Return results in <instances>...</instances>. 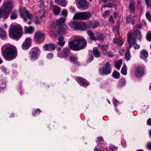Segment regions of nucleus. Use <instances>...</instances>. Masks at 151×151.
Segmentation results:
<instances>
[{"label":"nucleus","mask_w":151,"mask_h":151,"mask_svg":"<svg viewBox=\"0 0 151 151\" xmlns=\"http://www.w3.org/2000/svg\"><path fill=\"white\" fill-rule=\"evenodd\" d=\"M109 20L110 22H114V21L113 19V16L112 15H110V17L109 19Z\"/></svg>","instance_id":"0e129e2a"},{"label":"nucleus","mask_w":151,"mask_h":151,"mask_svg":"<svg viewBox=\"0 0 151 151\" xmlns=\"http://www.w3.org/2000/svg\"><path fill=\"white\" fill-rule=\"evenodd\" d=\"M70 51L69 50L68 48H64L62 51V53L63 55L62 57L60 56V57L63 58L66 57L68 55V53Z\"/></svg>","instance_id":"393cba45"},{"label":"nucleus","mask_w":151,"mask_h":151,"mask_svg":"<svg viewBox=\"0 0 151 151\" xmlns=\"http://www.w3.org/2000/svg\"><path fill=\"white\" fill-rule=\"evenodd\" d=\"M127 42L129 44L128 49H130L132 46L134 47V49H138L140 48V45L136 43L137 40L136 38H129L127 39Z\"/></svg>","instance_id":"0eeeda50"},{"label":"nucleus","mask_w":151,"mask_h":151,"mask_svg":"<svg viewBox=\"0 0 151 151\" xmlns=\"http://www.w3.org/2000/svg\"><path fill=\"white\" fill-rule=\"evenodd\" d=\"M122 60H120L115 63V66L118 69H119L122 63Z\"/></svg>","instance_id":"72a5a7b5"},{"label":"nucleus","mask_w":151,"mask_h":151,"mask_svg":"<svg viewBox=\"0 0 151 151\" xmlns=\"http://www.w3.org/2000/svg\"><path fill=\"white\" fill-rule=\"evenodd\" d=\"M65 21V19L64 18H60L56 21V24L59 26H62L64 24Z\"/></svg>","instance_id":"cd10ccee"},{"label":"nucleus","mask_w":151,"mask_h":151,"mask_svg":"<svg viewBox=\"0 0 151 151\" xmlns=\"http://www.w3.org/2000/svg\"><path fill=\"white\" fill-rule=\"evenodd\" d=\"M86 45V40L84 38H80L69 42L68 47L73 50L77 51L84 48Z\"/></svg>","instance_id":"7ed1b4c3"},{"label":"nucleus","mask_w":151,"mask_h":151,"mask_svg":"<svg viewBox=\"0 0 151 151\" xmlns=\"http://www.w3.org/2000/svg\"><path fill=\"white\" fill-rule=\"evenodd\" d=\"M146 2V4L147 7H148L150 5L151 2L150 0H145Z\"/></svg>","instance_id":"6e6d98bb"},{"label":"nucleus","mask_w":151,"mask_h":151,"mask_svg":"<svg viewBox=\"0 0 151 151\" xmlns=\"http://www.w3.org/2000/svg\"><path fill=\"white\" fill-rule=\"evenodd\" d=\"M0 37L4 39L6 37V34L5 31L0 27Z\"/></svg>","instance_id":"bb28decb"},{"label":"nucleus","mask_w":151,"mask_h":151,"mask_svg":"<svg viewBox=\"0 0 151 151\" xmlns=\"http://www.w3.org/2000/svg\"><path fill=\"white\" fill-rule=\"evenodd\" d=\"M55 46L52 43H47L45 44L43 46V48L45 51L48 50L51 51L55 49Z\"/></svg>","instance_id":"ddd939ff"},{"label":"nucleus","mask_w":151,"mask_h":151,"mask_svg":"<svg viewBox=\"0 0 151 151\" xmlns=\"http://www.w3.org/2000/svg\"><path fill=\"white\" fill-rule=\"evenodd\" d=\"M121 143L122 144L124 147H126V142L124 140H123L121 142Z\"/></svg>","instance_id":"e2e57ef3"},{"label":"nucleus","mask_w":151,"mask_h":151,"mask_svg":"<svg viewBox=\"0 0 151 151\" xmlns=\"http://www.w3.org/2000/svg\"><path fill=\"white\" fill-rule=\"evenodd\" d=\"M1 49L2 55L6 60H12L17 56V49L14 46L5 45L2 46Z\"/></svg>","instance_id":"f257e3e1"},{"label":"nucleus","mask_w":151,"mask_h":151,"mask_svg":"<svg viewBox=\"0 0 151 151\" xmlns=\"http://www.w3.org/2000/svg\"><path fill=\"white\" fill-rule=\"evenodd\" d=\"M82 12L76 13L73 19L76 20H83L82 17Z\"/></svg>","instance_id":"5701e85b"},{"label":"nucleus","mask_w":151,"mask_h":151,"mask_svg":"<svg viewBox=\"0 0 151 151\" xmlns=\"http://www.w3.org/2000/svg\"><path fill=\"white\" fill-rule=\"evenodd\" d=\"M113 56V53L111 51H109L107 53V56L108 57H111Z\"/></svg>","instance_id":"603ef678"},{"label":"nucleus","mask_w":151,"mask_h":151,"mask_svg":"<svg viewBox=\"0 0 151 151\" xmlns=\"http://www.w3.org/2000/svg\"><path fill=\"white\" fill-rule=\"evenodd\" d=\"M146 38L147 40L149 42L151 41V32L150 31L148 32L147 34Z\"/></svg>","instance_id":"58836bf2"},{"label":"nucleus","mask_w":151,"mask_h":151,"mask_svg":"<svg viewBox=\"0 0 151 151\" xmlns=\"http://www.w3.org/2000/svg\"><path fill=\"white\" fill-rule=\"evenodd\" d=\"M113 30L114 32L118 33L119 31V25H118L115 26Z\"/></svg>","instance_id":"a19ab883"},{"label":"nucleus","mask_w":151,"mask_h":151,"mask_svg":"<svg viewBox=\"0 0 151 151\" xmlns=\"http://www.w3.org/2000/svg\"><path fill=\"white\" fill-rule=\"evenodd\" d=\"M76 80L78 83L81 86H87L88 83L85 79H83L81 77H77L76 78Z\"/></svg>","instance_id":"2eb2a0df"},{"label":"nucleus","mask_w":151,"mask_h":151,"mask_svg":"<svg viewBox=\"0 0 151 151\" xmlns=\"http://www.w3.org/2000/svg\"><path fill=\"white\" fill-rule=\"evenodd\" d=\"M127 67L125 65H124L122 68L121 72L122 75H126L127 74V70L126 69Z\"/></svg>","instance_id":"4c0bfd02"},{"label":"nucleus","mask_w":151,"mask_h":151,"mask_svg":"<svg viewBox=\"0 0 151 151\" xmlns=\"http://www.w3.org/2000/svg\"><path fill=\"white\" fill-rule=\"evenodd\" d=\"M110 149L111 151H114L115 150L117 149L115 146L113 145H111L110 147Z\"/></svg>","instance_id":"864d4df0"},{"label":"nucleus","mask_w":151,"mask_h":151,"mask_svg":"<svg viewBox=\"0 0 151 151\" xmlns=\"http://www.w3.org/2000/svg\"><path fill=\"white\" fill-rule=\"evenodd\" d=\"M113 102L115 106H117L119 103V101L117 100L114 99V98L113 99Z\"/></svg>","instance_id":"a18cd8bd"},{"label":"nucleus","mask_w":151,"mask_h":151,"mask_svg":"<svg viewBox=\"0 0 151 151\" xmlns=\"http://www.w3.org/2000/svg\"><path fill=\"white\" fill-rule=\"evenodd\" d=\"M17 17V13L16 11H14L11 13L10 17L12 19H14Z\"/></svg>","instance_id":"c756f323"},{"label":"nucleus","mask_w":151,"mask_h":151,"mask_svg":"<svg viewBox=\"0 0 151 151\" xmlns=\"http://www.w3.org/2000/svg\"><path fill=\"white\" fill-rule=\"evenodd\" d=\"M119 75L120 74L119 72L116 70H114L112 73V76H119Z\"/></svg>","instance_id":"3c124183"},{"label":"nucleus","mask_w":151,"mask_h":151,"mask_svg":"<svg viewBox=\"0 0 151 151\" xmlns=\"http://www.w3.org/2000/svg\"><path fill=\"white\" fill-rule=\"evenodd\" d=\"M52 10L53 13L55 15H58L60 13L61 10L60 8L56 6H53Z\"/></svg>","instance_id":"aec40b11"},{"label":"nucleus","mask_w":151,"mask_h":151,"mask_svg":"<svg viewBox=\"0 0 151 151\" xmlns=\"http://www.w3.org/2000/svg\"><path fill=\"white\" fill-rule=\"evenodd\" d=\"M70 11L71 13H74L75 12V10L74 8L73 7H71L70 8Z\"/></svg>","instance_id":"13d9d810"},{"label":"nucleus","mask_w":151,"mask_h":151,"mask_svg":"<svg viewBox=\"0 0 151 151\" xmlns=\"http://www.w3.org/2000/svg\"><path fill=\"white\" fill-rule=\"evenodd\" d=\"M113 7V4L111 3H108L106 4L103 6V7H108V8H111Z\"/></svg>","instance_id":"79ce46f5"},{"label":"nucleus","mask_w":151,"mask_h":151,"mask_svg":"<svg viewBox=\"0 0 151 151\" xmlns=\"http://www.w3.org/2000/svg\"><path fill=\"white\" fill-rule=\"evenodd\" d=\"M136 27L137 29H141L142 26L140 24H138L136 25Z\"/></svg>","instance_id":"774afa93"},{"label":"nucleus","mask_w":151,"mask_h":151,"mask_svg":"<svg viewBox=\"0 0 151 151\" xmlns=\"http://www.w3.org/2000/svg\"><path fill=\"white\" fill-rule=\"evenodd\" d=\"M99 72L101 75L109 74L111 72V64L109 62H106L104 67H101L99 69Z\"/></svg>","instance_id":"39448f33"},{"label":"nucleus","mask_w":151,"mask_h":151,"mask_svg":"<svg viewBox=\"0 0 151 151\" xmlns=\"http://www.w3.org/2000/svg\"><path fill=\"white\" fill-rule=\"evenodd\" d=\"M109 10L106 11L104 12L103 16L104 17H107L109 16Z\"/></svg>","instance_id":"8fccbe9b"},{"label":"nucleus","mask_w":151,"mask_h":151,"mask_svg":"<svg viewBox=\"0 0 151 151\" xmlns=\"http://www.w3.org/2000/svg\"><path fill=\"white\" fill-rule=\"evenodd\" d=\"M87 34L89 35L91 40L96 41L97 39L94 37V34L91 31L89 30L87 32Z\"/></svg>","instance_id":"c85d7f7f"},{"label":"nucleus","mask_w":151,"mask_h":151,"mask_svg":"<svg viewBox=\"0 0 151 151\" xmlns=\"http://www.w3.org/2000/svg\"><path fill=\"white\" fill-rule=\"evenodd\" d=\"M99 23L96 21L89 22L88 23H84L82 24V25L84 27L85 30L87 29L95 28L98 25Z\"/></svg>","instance_id":"6e6552de"},{"label":"nucleus","mask_w":151,"mask_h":151,"mask_svg":"<svg viewBox=\"0 0 151 151\" xmlns=\"http://www.w3.org/2000/svg\"><path fill=\"white\" fill-rule=\"evenodd\" d=\"M69 58L70 61L72 62H75V63H74V64H75L76 65H77L78 66H79V65L78 62L76 61L77 59L75 57L73 56H70Z\"/></svg>","instance_id":"f704fd0d"},{"label":"nucleus","mask_w":151,"mask_h":151,"mask_svg":"<svg viewBox=\"0 0 151 151\" xmlns=\"http://www.w3.org/2000/svg\"><path fill=\"white\" fill-rule=\"evenodd\" d=\"M67 13L68 12L65 9H64L61 15L65 16H66L67 15Z\"/></svg>","instance_id":"09e8293b"},{"label":"nucleus","mask_w":151,"mask_h":151,"mask_svg":"<svg viewBox=\"0 0 151 151\" xmlns=\"http://www.w3.org/2000/svg\"><path fill=\"white\" fill-rule=\"evenodd\" d=\"M77 4H78V8L81 9H86L88 7L89 4L86 1L79 2Z\"/></svg>","instance_id":"4468645a"},{"label":"nucleus","mask_w":151,"mask_h":151,"mask_svg":"<svg viewBox=\"0 0 151 151\" xmlns=\"http://www.w3.org/2000/svg\"><path fill=\"white\" fill-rule=\"evenodd\" d=\"M134 0H131L130 1L129 6L130 11L132 13H134L135 11V7L134 6Z\"/></svg>","instance_id":"a211bd4d"},{"label":"nucleus","mask_w":151,"mask_h":151,"mask_svg":"<svg viewBox=\"0 0 151 151\" xmlns=\"http://www.w3.org/2000/svg\"><path fill=\"white\" fill-rule=\"evenodd\" d=\"M6 81L4 79H1L0 80V88H4L6 86Z\"/></svg>","instance_id":"c9c22d12"},{"label":"nucleus","mask_w":151,"mask_h":151,"mask_svg":"<svg viewBox=\"0 0 151 151\" xmlns=\"http://www.w3.org/2000/svg\"><path fill=\"white\" fill-rule=\"evenodd\" d=\"M58 42H57V43L58 45L63 46L64 45L65 42L64 40L63 37L60 36L58 38Z\"/></svg>","instance_id":"412c9836"},{"label":"nucleus","mask_w":151,"mask_h":151,"mask_svg":"<svg viewBox=\"0 0 151 151\" xmlns=\"http://www.w3.org/2000/svg\"><path fill=\"white\" fill-rule=\"evenodd\" d=\"M145 74L144 69L141 67H138L136 70V76H142Z\"/></svg>","instance_id":"f3484780"},{"label":"nucleus","mask_w":151,"mask_h":151,"mask_svg":"<svg viewBox=\"0 0 151 151\" xmlns=\"http://www.w3.org/2000/svg\"><path fill=\"white\" fill-rule=\"evenodd\" d=\"M66 31V30L65 28L61 27L59 29L57 32V34H56V35H59L64 34V33H65Z\"/></svg>","instance_id":"2f4dec72"},{"label":"nucleus","mask_w":151,"mask_h":151,"mask_svg":"<svg viewBox=\"0 0 151 151\" xmlns=\"http://www.w3.org/2000/svg\"><path fill=\"white\" fill-rule=\"evenodd\" d=\"M93 52L94 56L95 58H98L100 57L101 53L97 47L93 48Z\"/></svg>","instance_id":"dca6fc26"},{"label":"nucleus","mask_w":151,"mask_h":151,"mask_svg":"<svg viewBox=\"0 0 151 151\" xmlns=\"http://www.w3.org/2000/svg\"><path fill=\"white\" fill-rule=\"evenodd\" d=\"M19 12L21 17L25 21H26L27 20V18L24 14L20 11H19Z\"/></svg>","instance_id":"c03bdc74"},{"label":"nucleus","mask_w":151,"mask_h":151,"mask_svg":"<svg viewBox=\"0 0 151 151\" xmlns=\"http://www.w3.org/2000/svg\"><path fill=\"white\" fill-rule=\"evenodd\" d=\"M69 26L72 28L78 30H85L84 27L78 22L76 21H73L70 22L69 23Z\"/></svg>","instance_id":"1a4fd4ad"},{"label":"nucleus","mask_w":151,"mask_h":151,"mask_svg":"<svg viewBox=\"0 0 151 151\" xmlns=\"http://www.w3.org/2000/svg\"><path fill=\"white\" fill-rule=\"evenodd\" d=\"M148 56V52L145 50H142L141 52L140 57L143 60H145Z\"/></svg>","instance_id":"4be33fe9"},{"label":"nucleus","mask_w":151,"mask_h":151,"mask_svg":"<svg viewBox=\"0 0 151 151\" xmlns=\"http://www.w3.org/2000/svg\"><path fill=\"white\" fill-rule=\"evenodd\" d=\"M22 34V28L19 26H13L10 29L9 32L10 35L17 40L21 37Z\"/></svg>","instance_id":"20e7f679"},{"label":"nucleus","mask_w":151,"mask_h":151,"mask_svg":"<svg viewBox=\"0 0 151 151\" xmlns=\"http://www.w3.org/2000/svg\"><path fill=\"white\" fill-rule=\"evenodd\" d=\"M12 9V4L9 1H5L0 8V18L7 19Z\"/></svg>","instance_id":"f03ea898"},{"label":"nucleus","mask_w":151,"mask_h":151,"mask_svg":"<svg viewBox=\"0 0 151 151\" xmlns=\"http://www.w3.org/2000/svg\"><path fill=\"white\" fill-rule=\"evenodd\" d=\"M93 58V56L92 54H90L89 56V58L87 60L88 63H90L91 62Z\"/></svg>","instance_id":"49530a36"},{"label":"nucleus","mask_w":151,"mask_h":151,"mask_svg":"<svg viewBox=\"0 0 151 151\" xmlns=\"http://www.w3.org/2000/svg\"><path fill=\"white\" fill-rule=\"evenodd\" d=\"M135 36L137 38L139 39H140L141 38V33L139 31L136 30L132 34L128 33L127 34V39L129 38H132L133 39L136 38Z\"/></svg>","instance_id":"9b49d317"},{"label":"nucleus","mask_w":151,"mask_h":151,"mask_svg":"<svg viewBox=\"0 0 151 151\" xmlns=\"http://www.w3.org/2000/svg\"><path fill=\"white\" fill-rule=\"evenodd\" d=\"M34 29L33 27L29 26L28 27L27 26L24 27V31L27 33H32L34 31Z\"/></svg>","instance_id":"a878e982"},{"label":"nucleus","mask_w":151,"mask_h":151,"mask_svg":"<svg viewBox=\"0 0 151 151\" xmlns=\"http://www.w3.org/2000/svg\"><path fill=\"white\" fill-rule=\"evenodd\" d=\"M24 12L27 17L30 19H32L33 17L32 14L29 12L27 11L26 8H24Z\"/></svg>","instance_id":"b1692460"},{"label":"nucleus","mask_w":151,"mask_h":151,"mask_svg":"<svg viewBox=\"0 0 151 151\" xmlns=\"http://www.w3.org/2000/svg\"><path fill=\"white\" fill-rule=\"evenodd\" d=\"M131 17L130 15L128 16L126 18V21L127 23L130 22L132 20Z\"/></svg>","instance_id":"37998d69"},{"label":"nucleus","mask_w":151,"mask_h":151,"mask_svg":"<svg viewBox=\"0 0 151 151\" xmlns=\"http://www.w3.org/2000/svg\"><path fill=\"white\" fill-rule=\"evenodd\" d=\"M147 147L148 149L151 150V142L148 143L147 145Z\"/></svg>","instance_id":"052dcab7"},{"label":"nucleus","mask_w":151,"mask_h":151,"mask_svg":"<svg viewBox=\"0 0 151 151\" xmlns=\"http://www.w3.org/2000/svg\"><path fill=\"white\" fill-rule=\"evenodd\" d=\"M145 16L148 20L150 21L151 22V14L150 13L148 12H147L146 13Z\"/></svg>","instance_id":"ea45409f"},{"label":"nucleus","mask_w":151,"mask_h":151,"mask_svg":"<svg viewBox=\"0 0 151 151\" xmlns=\"http://www.w3.org/2000/svg\"><path fill=\"white\" fill-rule=\"evenodd\" d=\"M38 111H39V112H40V110L39 109H37V110L34 111L32 113L33 115L35 116V114L37 113Z\"/></svg>","instance_id":"4d7b16f0"},{"label":"nucleus","mask_w":151,"mask_h":151,"mask_svg":"<svg viewBox=\"0 0 151 151\" xmlns=\"http://www.w3.org/2000/svg\"><path fill=\"white\" fill-rule=\"evenodd\" d=\"M1 68L2 71L4 73H5L6 72L7 69L4 66H2Z\"/></svg>","instance_id":"bf43d9fd"},{"label":"nucleus","mask_w":151,"mask_h":151,"mask_svg":"<svg viewBox=\"0 0 151 151\" xmlns=\"http://www.w3.org/2000/svg\"><path fill=\"white\" fill-rule=\"evenodd\" d=\"M53 56V55L51 53H48L47 55V57L49 59H50L52 58Z\"/></svg>","instance_id":"5fc2aeb1"},{"label":"nucleus","mask_w":151,"mask_h":151,"mask_svg":"<svg viewBox=\"0 0 151 151\" xmlns=\"http://www.w3.org/2000/svg\"><path fill=\"white\" fill-rule=\"evenodd\" d=\"M38 50V48L37 47L36 51H34L33 49H32L30 51L29 55L32 60H34L38 58V55L37 52Z\"/></svg>","instance_id":"9d476101"},{"label":"nucleus","mask_w":151,"mask_h":151,"mask_svg":"<svg viewBox=\"0 0 151 151\" xmlns=\"http://www.w3.org/2000/svg\"><path fill=\"white\" fill-rule=\"evenodd\" d=\"M147 123L148 125L151 126V118H149L147 119Z\"/></svg>","instance_id":"680f3d73"},{"label":"nucleus","mask_w":151,"mask_h":151,"mask_svg":"<svg viewBox=\"0 0 151 151\" xmlns=\"http://www.w3.org/2000/svg\"><path fill=\"white\" fill-rule=\"evenodd\" d=\"M103 137H99L97 138V141L99 142L101 141L103 139Z\"/></svg>","instance_id":"338daca9"},{"label":"nucleus","mask_w":151,"mask_h":151,"mask_svg":"<svg viewBox=\"0 0 151 151\" xmlns=\"http://www.w3.org/2000/svg\"><path fill=\"white\" fill-rule=\"evenodd\" d=\"M83 20H86L90 18L91 15V13L88 12H82Z\"/></svg>","instance_id":"6ab92c4d"},{"label":"nucleus","mask_w":151,"mask_h":151,"mask_svg":"<svg viewBox=\"0 0 151 151\" xmlns=\"http://www.w3.org/2000/svg\"><path fill=\"white\" fill-rule=\"evenodd\" d=\"M44 40V34L42 32L38 31L35 35L34 40L36 42L40 43Z\"/></svg>","instance_id":"423d86ee"},{"label":"nucleus","mask_w":151,"mask_h":151,"mask_svg":"<svg viewBox=\"0 0 151 151\" xmlns=\"http://www.w3.org/2000/svg\"><path fill=\"white\" fill-rule=\"evenodd\" d=\"M125 81L124 79H122L121 80L120 82L119 83L120 85L121 86H124L125 84Z\"/></svg>","instance_id":"de8ad7c7"},{"label":"nucleus","mask_w":151,"mask_h":151,"mask_svg":"<svg viewBox=\"0 0 151 151\" xmlns=\"http://www.w3.org/2000/svg\"><path fill=\"white\" fill-rule=\"evenodd\" d=\"M55 2L61 6H65L66 5L65 0H55Z\"/></svg>","instance_id":"473e14b6"},{"label":"nucleus","mask_w":151,"mask_h":151,"mask_svg":"<svg viewBox=\"0 0 151 151\" xmlns=\"http://www.w3.org/2000/svg\"><path fill=\"white\" fill-rule=\"evenodd\" d=\"M129 52V49L127 50V52L125 55V59L127 61H128L130 57V55Z\"/></svg>","instance_id":"e433bc0d"},{"label":"nucleus","mask_w":151,"mask_h":151,"mask_svg":"<svg viewBox=\"0 0 151 151\" xmlns=\"http://www.w3.org/2000/svg\"><path fill=\"white\" fill-rule=\"evenodd\" d=\"M99 146L96 147L94 149V151H101V150L98 149Z\"/></svg>","instance_id":"69168bd1"},{"label":"nucleus","mask_w":151,"mask_h":151,"mask_svg":"<svg viewBox=\"0 0 151 151\" xmlns=\"http://www.w3.org/2000/svg\"><path fill=\"white\" fill-rule=\"evenodd\" d=\"M96 35L98 39L100 41H103L104 40V39L105 37V35L103 33H96Z\"/></svg>","instance_id":"7c9ffc66"},{"label":"nucleus","mask_w":151,"mask_h":151,"mask_svg":"<svg viewBox=\"0 0 151 151\" xmlns=\"http://www.w3.org/2000/svg\"><path fill=\"white\" fill-rule=\"evenodd\" d=\"M32 39L29 37L26 38L22 45V47L24 49H28L30 46Z\"/></svg>","instance_id":"f8f14e48"}]
</instances>
